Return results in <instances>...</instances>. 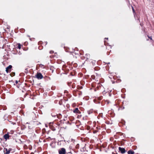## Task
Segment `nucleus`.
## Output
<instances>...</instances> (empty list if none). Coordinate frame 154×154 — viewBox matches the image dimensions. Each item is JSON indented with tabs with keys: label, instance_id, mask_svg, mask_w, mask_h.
Returning a JSON list of instances; mask_svg holds the SVG:
<instances>
[{
	"label": "nucleus",
	"instance_id": "11",
	"mask_svg": "<svg viewBox=\"0 0 154 154\" xmlns=\"http://www.w3.org/2000/svg\"><path fill=\"white\" fill-rule=\"evenodd\" d=\"M14 52L13 53L15 54H18L20 55L22 54V53L20 51L18 52H17V51L16 50V49L14 50L13 51Z\"/></svg>",
	"mask_w": 154,
	"mask_h": 154
},
{
	"label": "nucleus",
	"instance_id": "42",
	"mask_svg": "<svg viewBox=\"0 0 154 154\" xmlns=\"http://www.w3.org/2000/svg\"><path fill=\"white\" fill-rule=\"evenodd\" d=\"M76 91H78L76 89Z\"/></svg>",
	"mask_w": 154,
	"mask_h": 154
},
{
	"label": "nucleus",
	"instance_id": "24",
	"mask_svg": "<svg viewBox=\"0 0 154 154\" xmlns=\"http://www.w3.org/2000/svg\"><path fill=\"white\" fill-rule=\"evenodd\" d=\"M55 87H51V89L52 90H54L55 89Z\"/></svg>",
	"mask_w": 154,
	"mask_h": 154
},
{
	"label": "nucleus",
	"instance_id": "7",
	"mask_svg": "<svg viewBox=\"0 0 154 154\" xmlns=\"http://www.w3.org/2000/svg\"><path fill=\"white\" fill-rule=\"evenodd\" d=\"M73 111L74 113H75L80 114L81 113V112L79 110L78 108H77L74 109L73 110Z\"/></svg>",
	"mask_w": 154,
	"mask_h": 154
},
{
	"label": "nucleus",
	"instance_id": "20",
	"mask_svg": "<svg viewBox=\"0 0 154 154\" xmlns=\"http://www.w3.org/2000/svg\"><path fill=\"white\" fill-rule=\"evenodd\" d=\"M91 77L93 79H94L95 78V76L94 75H91Z\"/></svg>",
	"mask_w": 154,
	"mask_h": 154
},
{
	"label": "nucleus",
	"instance_id": "30",
	"mask_svg": "<svg viewBox=\"0 0 154 154\" xmlns=\"http://www.w3.org/2000/svg\"><path fill=\"white\" fill-rule=\"evenodd\" d=\"M59 103L60 104V105H61V103H61V102H60V101H59Z\"/></svg>",
	"mask_w": 154,
	"mask_h": 154
},
{
	"label": "nucleus",
	"instance_id": "15",
	"mask_svg": "<svg viewBox=\"0 0 154 154\" xmlns=\"http://www.w3.org/2000/svg\"><path fill=\"white\" fill-rule=\"evenodd\" d=\"M57 117L59 119H60L61 118L62 116L60 114L57 115Z\"/></svg>",
	"mask_w": 154,
	"mask_h": 154
},
{
	"label": "nucleus",
	"instance_id": "17",
	"mask_svg": "<svg viewBox=\"0 0 154 154\" xmlns=\"http://www.w3.org/2000/svg\"><path fill=\"white\" fill-rule=\"evenodd\" d=\"M10 75L11 76L13 77L15 75V73L14 72H12L10 73Z\"/></svg>",
	"mask_w": 154,
	"mask_h": 154
},
{
	"label": "nucleus",
	"instance_id": "32",
	"mask_svg": "<svg viewBox=\"0 0 154 154\" xmlns=\"http://www.w3.org/2000/svg\"><path fill=\"white\" fill-rule=\"evenodd\" d=\"M107 64H109L110 63L109 62H108L107 63H106Z\"/></svg>",
	"mask_w": 154,
	"mask_h": 154
},
{
	"label": "nucleus",
	"instance_id": "3",
	"mask_svg": "<svg viewBox=\"0 0 154 154\" xmlns=\"http://www.w3.org/2000/svg\"><path fill=\"white\" fill-rule=\"evenodd\" d=\"M35 76L38 79H42L43 77V76L42 75V74L40 72H38L36 75Z\"/></svg>",
	"mask_w": 154,
	"mask_h": 154
},
{
	"label": "nucleus",
	"instance_id": "4",
	"mask_svg": "<svg viewBox=\"0 0 154 154\" xmlns=\"http://www.w3.org/2000/svg\"><path fill=\"white\" fill-rule=\"evenodd\" d=\"M102 113H100L99 115L98 116L97 118L98 119H100V121H97V123H98L99 124H100V122L102 120H103L102 117Z\"/></svg>",
	"mask_w": 154,
	"mask_h": 154
},
{
	"label": "nucleus",
	"instance_id": "37",
	"mask_svg": "<svg viewBox=\"0 0 154 154\" xmlns=\"http://www.w3.org/2000/svg\"><path fill=\"white\" fill-rule=\"evenodd\" d=\"M97 70H98V68L97 67Z\"/></svg>",
	"mask_w": 154,
	"mask_h": 154
},
{
	"label": "nucleus",
	"instance_id": "8",
	"mask_svg": "<svg viewBox=\"0 0 154 154\" xmlns=\"http://www.w3.org/2000/svg\"><path fill=\"white\" fill-rule=\"evenodd\" d=\"M119 151H120L121 153H124L126 152L125 149L122 148H121L120 147H119Z\"/></svg>",
	"mask_w": 154,
	"mask_h": 154
},
{
	"label": "nucleus",
	"instance_id": "13",
	"mask_svg": "<svg viewBox=\"0 0 154 154\" xmlns=\"http://www.w3.org/2000/svg\"><path fill=\"white\" fill-rule=\"evenodd\" d=\"M21 45H20V44L19 43L18 44L17 46L16 47V48L20 49L21 48Z\"/></svg>",
	"mask_w": 154,
	"mask_h": 154
},
{
	"label": "nucleus",
	"instance_id": "10",
	"mask_svg": "<svg viewBox=\"0 0 154 154\" xmlns=\"http://www.w3.org/2000/svg\"><path fill=\"white\" fill-rule=\"evenodd\" d=\"M94 125V128H92V129H93V133H96V130H95V128L94 129V128H95V125H96V122H94L93 123Z\"/></svg>",
	"mask_w": 154,
	"mask_h": 154
},
{
	"label": "nucleus",
	"instance_id": "1",
	"mask_svg": "<svg viewBox=\"0 0 154 154\" xmlns=\"http://www.w3.org/2000/svg\"><path fill=\"white\" fill-rule=\"evenodd\" d=\"M50 129L53 131H57L59 130V125L55 122H51L49 124Z\"/></svg>",
	"mask_w": 154,
	"mask_h": 154
},
{
	"label": "nucleus",
	"instance_id": "40",
	"mask_svg": "<svg viewBox=\"0 0 154 154\" xmlns=\"http://www.w3.org/2000/svg\"><path fill=\"white\" fill-rule=\"evenodd\" d=\"M44 130V129H43V130H42V131H43H43Z\"/></svg>",
	"mask_w": 154,
	"mask_h": 154
},
{
	"label": "nucleus",
	"instance_id": "14",
	"mask_svg": "<svg viewBox=\"0 0 154 154\" xmlns=\"http://www.w3.org/2000/svg\"><path fill=\"white\" fill-rule=\"evenodd\" d=\"M77 88L78 89H81L83 87L82 86L78 85L77 86Z\"/></svg>",
	"mask_w": 154,
	"mask_h": 154
},
{
	"label": "nucleus",
	"instance_id": "16",
	"mask_svg": "<svg viewBox=\"0 0 154 154\" xmlns=\"http://www.w3.org/2000/svg\"><path fill=\"white\" fill-rule=\"evenodd\" d=\"M20 31L21 33H24L25 31V30L24 29H20Z\"/></svg>",
	"mask_w": 154,
	"mask_h": 154
},
{
	"label": "nucleus",
	"instance_id": "29",
	"mask_svg": "<svg viewBox=\"0 0 154 154\" xmlns=\"http://www.w3.org/2000/svg\"><path fill=\"white\" fill-rule=\"evenodd\" d=\"M93 141H94V140H91V143H93Z\"/></svg>",
	"mask_w": 154,
	"mask_h": 154
},
{
	"label": "nucleus",
	"instance_id": "33",
	"mask_svg": "<svg viewBox=\"0 0 154 154\" xmlns=\"http://www.w3.org/2000/svg\"><path fill=\"white\" fill-rule=\"evenodd\" d=\"M67 69V67H66V69Z\"/></svg>",
	"mask_w": 154,
	"mask_h": 154
},
{
	"label": "nucleus",
	"instance_id": "31",
	"mask_svg": "<svg viewBox=\"0 0 154 154\" xmlns=\"http://www.w3.org/2000/svg\"><path fill=\"white\" fill-rule=\"evenodd\" d=\"M52 53V51H50V53L51 54V53Z\"/></svg>",
	"mask_w": 154,
	"mask_h": 154
},
{
	"label": "nucleus",
	"instance_id": "26",
	"mask_svg": "<svg viewBox=\"0 0 154 154\" xmlns=\"http://www.w3.org/2000/svg\"><path fill=\"white\" fill-rule=\"evenodd\" d=\"M94 102L95 103H96V99H94Z\"/></svg>",
	"mask_w": 154,
	"mask_h": 154
},
{
	"label": "nucleus",
	"instance_id": "19",
	"mask_svg": "<svg viewBox=\"0 0 154 154\" xmlns=\"http://www.w3.org/2000/svg\"><path fill=\"white\" fill-rule=\"evenodd\" d=\"M96 86V84H95V83H92V84H91V86L92 87H94Z\"/></svg>",
	"mask_w": 154,
	"mask_h": 154
},
{
	"label": "nucleus",
	"instance_id": "5",
	"mask_svg": "<svg viewBox=\"0 0 154 154\" xmlns=\"http://www.w3.org/2000/svg\"><path fill=\"white\" fill-rule=\"evenodd\" d=\"M11 150V149L8 150L7 148H4L3 149V152L5 154H8L10 153Z\"/></svg>",
	"mask_w": 154,
	"mask_h": 154
},
{
	"label": "nucleus",
	"instance_id": "23",
	"mask_svg": "<svg viewBox=\"0 0 154 154\" xmlns=\"http://www.w3.org/2000/svg\"><path fill=\"white\" fill-rule=\"evenodd\" d=\"M107 39V40L108 39V38H105V40L104 41V44L105 45H106V41L105 40L106 39Z\"/></svg>",
	"mask_w": 154,
	"mask_h": 154
},
{
	"label": "nucleus",
	"instance_id": "27",
	"mask_svg": "<svg viewBox=\"0 0 154 154\" xmlns=\"http://www.w3.org/2000/svg\"><path fill=\"white\" fill-rule=\"evenodd\" d=\"M25 153H26V154H28V152H27V151H26V152H25Z\"/></svg>",
	"mask_w": 154,
	"mask_h": 154
},
{
	"label": "nucleus",
	"instance_id": "9",
	"mask_svg": "<svg viewBox=\"0 0 154 154\" xmlns=\"http://www.w3.org/2000/svg\"><path fill=\"white\" fill-rule=\"evenodd\" d=\"M4 138L5 139L7 140V139H9V137H10V136L9 135L8 133L6 134H5L4 135Z\"/></svg>",
	"mask_w": 154,
	"mask_h": 154
},
{
	"label": "nucleus",
	"instance_id": "41",
	"mask_svg": "<svg viewBox=\"0 0 154 154\" xmlns=\"http://www.w3.org/2000/svg\"><path fill=\"white\" fill-rule=\"evenodd\" d=\"M97 149H98V148H97Z\"/></svg>",
	"mask_w": 154,
	"mask_h": 154
},
{
	"label": "nucleus",
	"instance_id": "18",
	"mask_svg": "<svg viewBox=\"0 0 154 154\" xmlns=\"http://www.w3.org/2000/svg\"><path fill=\"white\" fill-rule=\"evenodd\" d=\"M79 144H77L75 146V148L77 149H78L79 148Z\"/></svg>",
	"mask_w": 154,
	"mask_h": 154
},
{
	"label": "nucleus",
	"instance_id": "28",
	"mask_svg": "<svg viewBox=\"0 0 154 154\" xmlns=\"http://www.w3.org/2000/svg\"><path fill=\"white\" fill-rule=\"evenodd\" d=\"M18 81H17V80H16V84H17L18 83Z\"/></svg>",
	"mask_w": 154,
	"mask_h": 154
},
{
	"label": "nucleus",
	"instance_id": "39",
	"mask_svg": "<svg viewBox=\"0 0 154 154\" xmlns=\"http://www.w3.org/2000/svg\"><path fill=\"white\" fill-rule=\"evenodd\" d=\"M95 89H96V88H94V90H95Z\"/></svg>",
	"mask_w": 154,
	"mask_h": 154
},
{
	"label": "nucleus",
	"instance_id": "38",
	"mask_svg": "<svg viewBox=\"0 0 154 154\" xmlns=\"http://www.w3.org/2000/svg\"><path fill=\"white\" fill-rule=\"evenodd\" d=\"M65 66H63V68H64Z\"/></svg>",
	"mask_w": 154,
	"mask_h": 154
},
{
	"label": "nucleus",
	"instance_id": "21",
	"mask_svg": "<svg viewBox=\"0 0 154 154\" xmlns=\"http://www.w3.org/2000/svg\"><path fill=\"white\" fill-rule=\"evenodd\" d=\"M93 110L92 109L90 110L88 112V114H90L91 113H92L93 112Z\"/></svg>",
	"mask_w": 154,
	"mask_h": 154
},
{
	"label": "nucleus",
	"instance_id": "6",
	"mask_svg": "<svg viewBox=\"0 0 154 154\" xmlns=\"http://www.w3.org/2000/svg\"><path fill=\"white\" fill-rule=\"evenodd\" d=\"M12 67V66L11 65H9L6 68V71L7 73L10 72L11 71V69Z\"/></svg>",
	"mask_w": 154,
	"mask_h": 154
},
{
	"label": "nucleus",
	"instance_id": "2",
	"mask_svg": "<svg viewBox=\"0 0 154 154\" xmlns=\"http://www.w3.org/2000/svg\"><path fill=\"white\" fill-rule=\"evenodd\" d=\"M59 154H65L66 153V150L64 148H61L58 150Z\"/></svg>",
	"mask_w": 154,
	"mask_h": 154
},
{
	"label": "nucleus",
	"instance_id": "34",
	"mask_svg": "<svg viewBox=\"0 0 154 154\" xmlns=\"http://www.w3.org/2000/svg\"><path fill=\"white\" fill-rule=\"evenodd\" d=\"M76 91H75V90H74V91H73V93L74 92H76Z\"/></svg>",
	"mask_w": 154,
	"mask_h": 154
},
{
	"label": "nucleus",
	"instance_id": "25",
	"mask_svg": "<svg viewBox=\"0 0 154 154\" xmlns=\"http://www.w3.org/2000/svg\"><path fill=\"white\" fill-rule=\"evenodd\" d=\"M132 10H133V12L134 13V12H135V10H134V8H133V7H132Z\"/></svg>",
	"mask_w": 154,
	"mask_h": 154
},
{
	"label": "nucleus",
	"instance_id": "22",
	"mask_svg": "<svg viewBox=\"0 0 154 154\" xmlns=\"http://www.w3.org/2000/svg\"><path fill=\"white\" fill-rule=\"evenodd\" d=\"M72 88H74L75 87V84L74 83H73L72 85Z\"/></svg>",
	"mask_w": 154,
	"mask_h": 154
},
{
	"label": "nucleus",
	"instance_id": "12",
	"mask_svg": "<svg viewBox=\"0 0 154 154\" xmlns=\"http://www.w3.org/2000/svg\"><path fill=\"white\" fill-rule=\"evenodd\" d=\"M134 151L130 150L128 152V154H134Z\"/></svg>",
	"mask_w": 154,
	"mask_h": 154
},
{
	"label": "nucleus",
	"instance_id": "35",
	"mask_svg": "<svg viewBox=\"0 0 154 154\" xmlns=\"http://www.w3.org/2000/svg\"><path fill=\"white\" fill-rule=\"evenodd\" d=\"M98 149L100 151H101V149Z\"/></svg>",
	"mask_w": 154,
	"mask_h": 154
},
{
	"label": "nucleus",
	"instance_id": "36",
	"mask_svg": "<svg viewBox=\"0 0 154 154\" xmlns=\"http://www.w3.org/2000/svg\"><path fill=\"white\" fill-rule=\"evenodd\" d=\"M94 69H95V70H96V67H95Z\"/></svg>",
	"mask_w": 154,
	"mask_h": 154
}]
</instances>
